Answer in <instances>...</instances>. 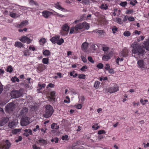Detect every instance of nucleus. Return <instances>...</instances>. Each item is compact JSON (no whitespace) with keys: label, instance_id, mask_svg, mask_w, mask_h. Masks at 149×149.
<instances>
[{"label":"nucleus","instance_id":"f03ea898","mask_svg":"<svg viewBox=\"0 0 149 149\" xmlns=\"http://www.w3.org/2000/svg\"><path fill=\"white\" fill-rule=\"evenodd\" d=\"M132 47V51L133 54L141 56H143L144 54L145 50L141 46H139L137 44H134L133 45Z\"/></svg>","mask_w":149,"mask_h":149},{"label":"nucleus","instance_id":"58836bf2","mask_svg":"<svg viewBox=\"0 0 149 149\" xmlns=\"http://www.w3.org/2000/svg\"><path fill=\"white\" fill-rule=\"evenodd\" d=\"M86 14H84L80 17V21H82L85 20L86 19Z\"/></svg>","mask_w":149,"mask_h":149},{"label":"nucleus","instance_id":"20e7f679","mask_svg":"<svg viewBox=\"0 0 149 149\" xmlns=\"http://www.w3.org/2000/svg\"><path fill=\"white\" fill-rule=\"evenodd\" d=\"M22 93L20 90H13L10 93L11 97L13 98L19 97L22 96Z\"/></svg>","mask_w":149,"mask_h":149},{"label":"nucleus","instance_id":"c03bdc74","mask_svg":"<svg viewBox=\"0 0 149 149\" xmlns=\"http://www.w3.org/2000/svg\"><path fill=\"white\" fill-rule=\"evenodd\" d=\"M127 4V3L126 1L121 2L120 5L123 7H125Z\"/></svg>","mask_w":149,"mask_h":149},{"label":"nucleus","instance_id":"2eb2a0df","mask_svg":"<svg viewBox=\"0 0 149 149\" xmlns=\"http://www.w3.org/2000/svg\"><path fill=\"white\" fill-rule=\"evenodd\" d=\"M54 7L57 9L61 10L62 11H65V9L63 8L62 7L59 5V3L58 2L54 4Z\"/></svg>","mask_w":149,"mask_h":149},{"label":"nucleus","instance_id":"69168bd1","mask_svg":"<svg viewBox=\"0 0 149 149\" xmlns=\"http://www.w3.org/2000/svg\"><path fill=\"white\" fill-rule=\"evenodd\" d=\"M31 78H27L25 81V83H26V84H29L30 83L29 82H32V81H30V80L31 79Z\"/></svg>","mask_w":149,"mask_h":149},{"label":"nucleus","instance_id":"49530a36","mask_svg":"<svg viewBox=\"0 0 149 149\" xmlns=\"http://www.w3.org/2000/svg\"><path fill=\"white\" fill-rule=\"evenodd\" d=\"M103 67V65L101 63H99L97 65V67L100 69L102 68Z\"/></svg>","mask_w":149,"mask_h":149},{"label":"nucleus","instance_id":"393cba45","mask_svg":"<svg viewBox=\"0 0 149 149\" xmlns=\"http://www.w3.org/2000/svg\"><path fill=\"white\" fill-rule=\"evenodd\" d=\"M21 131L20 129H15L12 131V133L13 134H16L18 132H20Z\"/></svg>","mask_w":149,"mask_h":149},{"label":"nucleus","instance_id":"8fccbe9b","mask_svg":"<svg viewBox=\"0 0 149 149\" xmlns=\"http://www.w3.org/2000/svg\"><path fill=\"white\" fill-rule=\"evenodd\" d=\"M74 29L75 30V26L72 27L70 30V31L69 33L70 34H72L74 33L75 31H74Z\"/></svg>","mask_w":149,"mask_h":149},{"label":"nucleus","instance_id":"72a5a7b5","mask_svg":"<svg viewBox=\"0 0 149 149\" xmlns=\"http://www.w3.org/2000/svg\"><path fill=\"white\" fill-rule=\"evenodd\" d=\"M49 59L48 58H44L42 59V62L44 64H47L49 63Z\"/></svg>","mask_w":149,"mask_h":149},{"label":"nucleus","instance_id":"4d7b16f0","mask_svg":"<svg viewBox=\"0 0 149 149\" xmlns=\"http://www.w3.org/2000/svg\"><path fill=\"white\" fill-rule=\"evenodd\" d=\"M106 133V132L104 130H101L98 131V134H105Z\"/></svg>","mask_w":149,"mask_h":149},{"label":"nucleus","instance_id":"6e6d98bb","mask_svg":"<svg viewBox=\"0 0 149 149\" xmlns=\"http://www.w3.org/2000/svg\"><path fill=\"white\" fill-rule=\"evenodd\" d=\"M23 53L24 55L25 56L29 55V51L28 50H26L24 51Z\"/></svg>","mask_w":149,"mask_h":149},{"label":"nucleus","instance_id":"4c0bfd02","mask_svg":"<svg viewBox=\"0 0 149 149\" xmlns=\"http://www.w3.org/2000/svg\"><path fill=\"white\" fill-rule=\"evenodd\" d=\"M110 59V57L107 55H104L102 57V59L104 61H108Z\"/></svg>","mask_w":149,"mask_h":149},{"label":"nucleus","instance_id":"0e129e2a","mask_svg":"<svg viewBox=\"0 0 149 149\" xmlns=\"http://www.w3.org/2000/svg\"><path fill=\"white\" fill-rule=\"evenodd\" d=\"M128 19L129 21L132 22L135 20L134 18L133 17H130L128 18Z\"/></svg>","mask_w":149,"mask_h":149},{"label":"nucleus","instance_id":"f257e3e1","mask_svg":"<svg viewBox=\"0 0 149 149\" xmlns=\"http://www.w3.org/2000/svg\"><path fill=\"white\" fill-rule=\"evenodd\" d=\"M75 31L74 33H77L81 31H83L85 30H88L90 28V25L86 22L84 21L82 23H80L75 26Z\"/></svg>","mask_w":149,"mask_h":149},{"label":"nucleus","instance_id":"b1692460","mask_svg":"<svg viewBox=\"0 0 149 149\" xmlns=\"http://www.w3.org/2000/svg\"><path fill=\"white\" fill-rule=\"evenodd\" d=\"M29 107L31 109L32 111H36L38 109L37 106L35 105H31Z\"/></svg>","mask_w":149,"mask_h":149},{"label":"nucleus","instance_id":"774afa93","mask_svg":"<svg viewBox=\"0 0 149 149\" xmlns=\"http://www.w3.org/2000/svg\"><path fill=\"white\" fill-rule=\"evenodd\" d=\"M108 70L109 72L111 74H114L115 73L113 69V68L109 69Z\"/></svg>","mask_w":149,"mask_h":149},{"label":"nucleus","instance_id":"4468645a","mask_svg":"<svg viewBox=\"0 0 149 149\" xmlns=\"http://www.w3.org/2000/svg\"><path fill=\"white\" fill-rule=\"evenodd\" d=\"M143 45L144 47L146 50L149 51V38L147 39L146 41H144Z\"/></svg>","mask_w":149,"mask_h":149},{"label":"nucleus","instance_id":"1a4fd4ad","mask_svg":"<svg viewBox=\"0 0 149 149\" xmlns=\"http://www.w3.org/2000/svg\"><path fill=\"white\" fill-rule=\"evenodd\" d=\"M46 68L45 65L42 64H40L37 65L36 68L38 71V72L40 73L42 72Z\"/></svg>","mask_w":149,"mask_h":149},{"label":"nucleus","instance_id":"a211bd4d","mask_svg":"<svg viewBox=\"0 0 149 149\" xmlns=\"http://www.w3.org/2000/svg\"><path fill=\"white\" fill-rule=\"evenodd\" d=\"M14 46L15 47H17L18 48L24 47L23 45L21 42L19 41L16 42L14 44Z\"/></svg>","mask_w":149,"mask_h":149},{"label":"nucleus","instance_id":"dca6fc26","mask_svg":"<svg viewBox=\"0 0 149 149\" xmlns=\"http://www.w3.org/2000/svg\"><path fill=\"white\" fill-rule=\"evenodd\" d=\"M28 109L26 107H23L21 110L20 114L21 115H26L28 112Z\"/></svg>","mask_w":149,"mask_h":149},{"label":"nucleus","instance_id":"39448f33","mask_svg":"<svg viewBox=\"0 0 149 149\" xmlns=\"http://www.w3.org/2000/svg\"><path fill=\"white\" fill-rule=\"evenodd\" d=\"M15 105L13 103H9L5 107V110L7 113H11L15 109Z\"/></svg>","mask_w":149,"mask_h":149},{"label":"nucleus","instance_id":"a19ab883","mask_svg":"<svg viewBox=\"0 0 149 149\" xmlns=\"http://www.w3.org/2000/svg\"><path fill=\"white\" fill-rule=\"evenodd\" d=\"M17 15V14L16 13H13V12H10V16L12 18H15L16 17V16ZM19 16H17V17H18Z\"/></svg>","mask_w":149,"mask_h":149},{"label":"nucleus","instance_id":"a878e982","mask_svg":"<svg viewBox=\"0 0 149 149\" xmlns=\"http://www.w3.org/2000/svg\"><path fill=\"white\" fill-rule=\"evenodd\" d=\"M13 70V68L11 65H8L7 66L6 71L7 72H8L10 73L12 72Z\"/></svg>","mask_w":149,"mask_h":149},{"label":"nucleus","instance_id":"423d86ee","mask_svg":"<svg viewBox=\"0 0 149 149\" xmlns=\"http://www.w3.org/2000/svg\"><path fill=\"white\" fill-rule=\"evenodd\" d=\"M19 40L23 43L26 42L27 44H28L30 43L32 41V40H31L30 38L25 36H22L21 38L19 39Z\"/></svg>","mask_w":149,"mask_h":149},{"label":"nucleus","instance_id":"864d4df0","mask_svg":"<svg viewBox=\"0 0 149 149\" xmlns=\"http://www.w3.org/2000/svg\"><path fill=\"white\" fill-rule=\"evenodd\" d=\"M88 60L91 63H94V61L91 56H88Z\"/></svg>","mask_w":149,"mask_h":149},{"label":"nucleus","instance_id":"6e6552de","mask_svg":"<svg viewBox=\"0 0 149 149\" xmlns=\"http://www.w3.org/2000/svg\"><path fill=\"white\" fill-rule=\"evenodd\" d=\"M119 88L117 85H115L112 87H110L108 88V92L110 93H115L119 90Z\"/></svg>","mask_w":149,"mask_h":149},{"label":"nucleus","instance_id":"473e14b6","mask_svg":"<svg viewBox=\"0 0 149 149\" xmlns=\"http://www.w3.org/2000/svg\"><path fill=\"white\" fill-rule=\"evenodd\" d=\"M30 4L31 5H35L36 6H38V3L34 1L33 0H29Z\"/></svg>","mask_w":149,"mask_h":149},{"label":"nucleus","instance_id":"2f4dec72","mask_svg":"<svg viewBox=\"0 0 149 149\" xmlns=\"http://www.w3.org/2000/svg\"><path fill=\"white\" fill-rule=\"evenodd\" d=\"M100 84V83L98 81H96L94 85V86L96 88L98 89L99 87V85Z\"/></svg>","mask_w":149,"mask_h":149},{"label":"nucleus","instance_id":"5fc2aeb1","mask_svg":"<svg viewBox=\"0 0 149 149\" xmlns=\"http://www.w3.org/2000/svg\"><path fill=\"white\" fill-rule=\"evenodd\" d=\"M97 32L100 35H104V34L105 33L104 31L103 30H99Z\"/></svg>","mask_w":149,"mask_h":149},{"label":"nucleus","instance_id":"bf43d9fd","mask_svg":"<svg viewBox=\"0 0 149 149\" xmlns=\"http://www.w3.org/2000/svg\"><path fill=\"white\" fill-rule=\"evenodd\" d=\"M68 138V136L67 135H65L64 136H63L62 137V139L63 140H67Z\"/></svg>","mask_w":149,"mask_h":149},{"label":"nucleus","instance_id":"aec40b11","mask_svg":"<svg viewBox=\"0 0 149 149\" xmlns=\"http://www.w3.org/2000/svg\"><path fill=\"white\" fill-rule=\"evenodd\" d=\"M29 82L30 83L29 84H26V83H25V81L24 83H22L21 84L23 85L24 87L26 88H29L31 87L32 86V84L33 82Z\"/></svg>","mask_w":149,"mask_h":149},{"label":"nucleus","instance_id":"e2e57ef3","mask_svg":"<svg viewBox=\"0 0 149 149\" xmlns=\"http://www.w3.org/2000/svg\"><path fill=\"white\" fill-rule=\"evenodd\" d=\"M110 65L109 64H107L105 65V69L107 70H108L110 69Z\"/></svg>","mask_w":149,"mask_h":149},{"label":"nucleus","instance_id":"c85d7f7f","mask_svg":"<svg viewBox=\"0 0 149 149\" xmlns=\"http://www.w3.org/2000/svg\"><path fill=\"white\" fill-rule=\"evenodd\" d=\"M128 50L127 49V50H124L122 53V56L123 57H126L128 56Z\"/></svg>","mask_w":149,"mask_h":149},{"label":"nucleus","instance_id":"338daca9","mask_svg":"<svg viewBox=\"0 0 149 149\" xmlns=\"http://www.w3.org/2000/svg\"><path fill=\"white\" fill-rule=\"evenodd\" d=\"M109 49V48L107 47H103L102 50L104 52H107Z\"/></svg>","mask_w":149,"mask_h":149},{"label":"nucleus","instance_id":"9d476101","mask_svg":"<svg viewBox=\"0 0 149 149\" xmlns=\"http://www.w3.org/2000/svg\"><path fill=\"white\" fill-rule=\"evenodd\" d=\"M37 143L41 146H43L46 145L48 143L47 140L40 138L38 140Z\"/></svg>","mask_w":149,"mask_h":149},{"label":"nucleus","instance_id":"f8f14e48","mask_svg":"<svg viewBox=\"0 0 149 149\" xmlns=\"http://www.w3.org/2000/svg\"><path fill=\"white\" fill-rule=\"evenodd\" d=\"M59 37H60V36L56 35L52 37L50 40L53 44L57 43L58 40L59 39Z\"/></svg>","mask_w":149,"mask_h":149},{"label":"nucleus","instance_id":"412c9836","mask_svg":"<svg viewBox=\"0 0 149 149\" xmlns=\"http://www.w3.org/2000/svg\"><path fill=\"white\" fill-rule=\"evenodd\" d=\"M69 26H68V24H65L63 26L62 29L63 31L68 32L69 30Z\"/></svg>","mask_w":149,"mask_h":149},{"label":"nucleus","instance_id":"9b49d317","mask_svg":"<svg viewBox=\"0 0 149 149\" xmlns=\"http://www.w3.org/2000/svg\"><path fill=\"white\" fill-rule=\"evenodd\" d=\"M52 14V13L47 10H45L42 12L43 16L46 18H47Z\"/></svg>","mask_w":149,"mask_h":149},{"label":"nucleus","instance_id":"5701e85b","mask_svg":"<svg viewBox=\"0 0 149 149\" xmlns=\"http://www.w3.org/2000/svg\"><path fill=\"white\" fill-rule=\"evenodd\" d=\"M17 125V124L15 122L12 121L9 123L8 126L10 128H12L13 127H15Z\"/></svg>","mask_w":149,"mask_h":149},{"label":"nucleus","instance_id":"13d9d810","mask_svg":"<svg viewBox=\"0 0 149 149\" xmlns=\"http://www.w3.org/2000/svg\"><path fill=\"white\" fill-rule=\"evenodd\" d=\"M81 58L84 63H86L87 62V59L84 56L81 55Z\"/></svg>","mask_w":149,"mask_h":149},{"label":"nucleus","instance_id":"ddd939ff","mask_svg":"<svg viewBox=\"0 0 149 149\" xmlns=\"http://www.w3.org/2000/svg\"><path fill=\"white\" fill-rule=\"evenodd\" d=\"M11 146V143L8 140H6L4 144L3 149H9Z\"/></svg>","mask_w":149,"mask_h":149},{"label":"nucleus","instance_id":"f704fd0d","mask_svg":"<svg viewBox=\"0 0 149 149\" xmlns=\"http://www.w3.org/2000/svg\"><path fill=\"white\" fill-rule=\"evenodd\" d=\"M56 92L53 91L51 92L50 93V95L51 96L50 98L51 99H53V98L55 96Z\"/></svg>","mask_w":149,"mask_h":149},{"label":"nucleus","instance_id":"f3484780","mask_svg":"<svg viewBox=\"0 0 149 149\" xmlns=\"http://www.w3.org/2000/svg\"><path fill=\"white\" fill-rule=\"evenodd\" d=\"M43 54L45 56H49L51 55L50 51L47 49H43L42 50Z\"/></svg>","mask_w":149,"mask_h":149},{"label":"nucleus","instance_id":"c9c22d12","mask_svg":"<svg viewBox=\"0 0 149 149\" xmlns=\"http://www.w3.org/2000/svg\"><path fill=\"white\" fill-rule=\"evenodd\" d=\"M78 78L80 79H85L86 78V75L83 74H78Z\"/></svg>","mask_w":149,"mask_h":149},{"label":"nucleus","instance_id":"680f3d73","mask_svg":"<svg viewBox=\"0 0 149 149\" xmlns=\"http://www.w3.org/2000/svg\"><path fill=\"white\" fill-rule=\"evenodd\" d=\"M22 139V138L21 136H19L18 137V139H16L15 141L17 143L19 142V141H21Z\"/></svg>","mask_w":149,"mask_h":149},{"label":"nucleus","instance_id":"c756f323","mask_svg":"<svg viewBox=\"0 0 149 149\" xmlns=\"http://www.w3.org/2000/svg\"><path fill=\"white\" fill-rule=\"evenodd\" d=\"M64 42V40L62 38L59 39L57 42V44L59 45H61Z\"/></svg>","mask_w":149,"mask_h":149},{"label":"nucleus","instance_id":"cd10ccee","mask_svg":"<svg viewBox=\"0 0 149 149\" xmlns=\"http://www.w3.org/2000/svg\"><path fill=\"white\" fill-rule=\"evenodd\" d=\"M39 42L40 45H43L45 44L46 41V40L45 38H43L40 39L39 40Z\"/></svg>","mask_w":149,"mask_h":149},{"label":"nucleus","instance_id":"37998d69","mask_svg":"<svg viewBox=\"0 0 149 149\" xmlns=\"http://www.w3.org/2000/svg\"><path fill=\"white\" fill-rule=\"evenodd\" d=\"M70 92L72 93L74 95H76L78 93V92L74 88H70Z\"/></svg>","mask_w":149,"mask_h":149},{"label":"nucleus","instance_id":"a18cd8bd","mask_svg":"<svg viewBox=\"0 0 149 149\" xmlns=\"http://www.w3.org/2000/svg\"><path fill=\"white\" fill-rule=\"evenodd\" d=\"M88 67L86 65H84L83 66L82 68H81L80 70L81 71H83V72H85L86 71V70H85V69H87Z\"/></svg>","mask_w":149,"mask_h":149},{"label":"nucleus","instance_id":"7ed1b4c3","mask_svg":"<svg viewBox=\"0 0 149 149\" xmlns=\"http://www.w3.org/2000/svg\"><path fill=\"white\" fill-rule=\"evenodd\" d=\"M45 110L44 117L46 118L50 117L53 114L54 110L50 104L46 105L45 107Z\"/></svg>","mask_w":149,"mask_h":149},{"label":"nucleus","instance_id":"de8ad7c7","mask_svg":"<svg viewBox=\"0 0 149 149\" xmlns=\"http://www.w3.org/2000/svg\"><path fill=\"white\" fill-rule=\"evenodd\" d=\"M134 11L132 9L127 10L126 11V13L127 14H130L133 13Z\"/></svg>","mask_w":149,"mask_h":149},{"label":"nucleus","instance_id":"79ce46f5","mask_svg":"<svg viewBox=\"0 0 149 149\" xmlns=\"http://www.w3.org/2000/svg\"><path fill=\"white\" fill-rule=\"evenodd\" d=\"M123 35L125 36L128 37L130 35L131 33L129 31H126L124 32Z\"/></svg>","mask_w":149,"mask_h":149},{"label":"nucleus","instance_id":"052dcab7","mask_svg":"<svg viewBox=\"0 0 149 149\" xmlns=\"http://www.w3.org/2000/svg\"><path fill=\"white\" fill-rule=\"evenodd\" d=\"M33 149H42L40 147H38L36 144H34L32 146Z\"/></svg>","mask_w":149,"mask_h":149},{"label":"nucleus","instance_id":"603ef678","mask_svg":"<svg viewBox=\"0 0 149 149\" xmlns=\"http://www.w3.org/2000/svg\"><path fill=\"white\" fill-rule=\"evenodd\" d=\"M3 86L2 84L1 83L0 81V95L2 92L3 90Z\"/></svg>","mask_w":149,"mask_h":149},{"label":"nucleus","instance_id":"6ab92c4d","mask_svg":"<svg viewBox=\"0 0 149 149\" xmlns=\"http://www.w3.org/2000/svg\"><path fill=\"white\" fill-rule=\"evenodd\" d=\"M88 44L86 42H84L81 45V49L83 51H86L87 49Z\"/></svg>","mask_w":149,"mask_h":149},{"label":"nucleus","instance_id":"bb28decb","mask_svg":"<svg viewBox=\"0 0 149 149\" xmlns=\"http://www.w3.org/2000/svg\"><path fill=\"white\" fill-rule=\"evenodd\" d=\"M101 9L103 10H107L108 8V6L107 4H102L100 6Z\"/></svg>","mask_w":149,"mask_h":149},{"label":"nucleus","instance_id":"09e8293b","mask_svg":"<svg viewBox=\"0 0 149 149\" xmlns=\"http://www.w3.org/2000/svg\"><path fill=\"white\" fill-rule=\"evenodd\" d=\"M21 23L24 26L27 25L28 23V22L27 20H25L22 21Z\"/></svg>","mask_w":149,"mask_h":149},{"label":"nucleus","instance_id":"0eeeda50","mask_svg":"<svg viewBox=\"0 0 149 149\" xmlns=\"http://www.w3.org/2000/svg\"><path fill=\"white\" fill-rule=\"evenodd\" d=\"M29 123L28 117L23 118L21 119L20 124L21 126H26L28 125Z\"/></svg>","mask_w":149,"mask_h":149},{"label":"nucleus","instance_id":"7c9ffc66","mask_svg":"<svg viewBox=\"0 0 149 149\" xmlns=\"http://www.w3.org/2000/svg\"><path fill=\"white\" fill-rule=\"evenodd\" d=\"M9 120V118H4L2 120V124H3V125H4L6 123H8Z\"/></svg>","mask_w":149,"mask_h":149},{"label":"nucleus","instance_id":"e433bc0d","mask_svg":"<svg viewBox=\"0 0 149 149\" xmlns=\"http://www.w3.org/2000/svg\"><path fill=\"white\" fill-rule=\"evenodd\" d=\"M38 86L39 87V90H41L42 88H45V85L44 84H41L40 83H39L38 84Z\"/></svg>","mask_w":149,"mask_h":149},{"label":"nucleus","instance_id":"3c124183","mask_svg":"<svg viewBox=\"0 0 149 149\" xmlns=\"http://www.w3.org/2000/svg\"><path fill=\"white\" fill-rule=\"evenodd\" d=\"M138 3L137 1L136 0H134L132 1H130V4L131 5H132L133 6H134L135 5L136 3Z\"/></svg>","mask_w":149,"mask_h":149},{"label":"nucleus","instance_id":"ea45409f","mask_svg":"<svg viewBox=\"0 0 149 149\" xmlns=\"http://www.w3.org/2000/svg\"><path fill=\"white\" fill-rule=\"evenodd\" d=\"M118 28L116 26H113L112 28V31L113 33H115L116 31H118Z\"/></svg>","mask_w":149,"mask_h":149},{"label":"nucleus","instance_id":"4be33fe9","mask_svg":"<svg viewBox=\"0 0 149 149\" xmlns=\"http://www.w3.org/2000/svg\"><path fill=\"white\" fill-rule=\"evenodd\" d=\"M137 64L140 68H144L145 64L143 60H140L138 61Z\"/></svg>","mask_w":149,"mask_h":149}]
</instances>
